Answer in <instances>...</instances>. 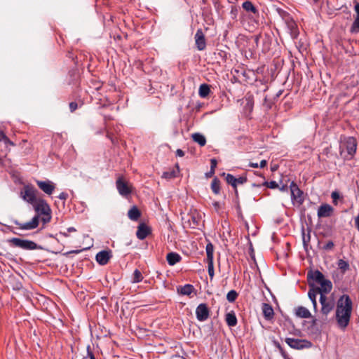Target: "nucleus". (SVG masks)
Returning a JSON list of instances; mask_svg holds the SVG:
<instances>
[{
  "label": "nucleus",
  "mask_w": 359,
  "mask_h": 359,
  "mask_svg": "<svg viewBox=\"0 0 359 359\" xmlns=\"http://www.w3.org/2000/svg\"><path fill=\"white\" fill-rule=\"evenodd\" d=\"M353 311V302L349 295H341L336 303L335 318L339 327L345 329L349 324Z\"/></svg>",
  "instance_id": "obj_1"
},
{
  "label": "nucleus",
  "mask_w": 359,
  "mask_h": 359,
  "mask_svg": "<svg viewBox=\"0 0 359 359\" xmlns=\"http://www.w3.org/2000/svg\"><path fill=\"white\" fill-rule=\"evenodd\" d=\"M36 212L35 215L29 222L22 223L17 219H13L14 224L18 226L20 230H33L39 226L40 222V216L50 212L51 209L48 203L42 198H39L35 203L32 205Z\"/></svg>",
  "instance_id": "obj_2"
},
{
  "label": "nucleus",
  "mask_w": 359,
  "mask_h": 359,
  "mask_svg": "<svg viewBox=\"0 0 359 359\" xmlns=\"http://www.w3.org/2000/svg\"><path fill=\"white\" fill-rule=\"evenodd\" d=\"M8 242L13 247L19 248L25 250H43L42 246L35 242L19 238H12Z\"/></svg>",
  "instance_id": "obj_3"
},
{
  "label": "nucleus",
  "mask_w": 359,
  "mask_h": 359,
  "mask_svg": "<svg viewBox=\"0 0 359 359\" xmlns=\"http://www.w3.org/2000/svg\"><path fill=\"white\" fill-rule=\"evenodd\" d=\"M37 193L38 191L34 187V186L32 184H27L25 185L20 191V196L24 201L32 205L39 199L36 196Z\"/></svg>",
  "instance_id": "obj_4"
},
{
  "label": "nucleus",
  "mask_w": 359,
  "mask_h": 359,
  "mask_svg": "<svg viewBox=\"0 0 359 359\" xmlns=\"http://www.w3.org/2000/svg\"><path fill=\"white\" fill-rule=\"evenodd\" d=\"M320 303L321 304L320 313L324 316V320H327V315L334 309L335 303L333 299H330L325 294H321L320 296Z\"/></svg>",
  "instance_id": "obj_5"
},
{
  "label": "nucleus",
  "mask_w": 359,
  "mask_h": 359,
  "mask_svg": "<svg viewBox=\"0 0 359 359\" xmlns=\"http://www.w3.org/2000/svg\"><path fill=\"white\" fill-rule=\"evenodd\" d=\"M206 252V262L208 263V271L210 280H212L215 276L214 263H213V253L214 245L211 242H208L205 247Z\"/></svg>",
  "instance_id": "obj_6"
},
{
  "label": "nucleus",
  "mask_w": 359,
  "mask_h": 359,
  "mask_svg": "<svg viewBox=\"0 0 359 359\" xmlns=\"http://www.w3.org/2000/svg\"><path fill=\"white\" fill-rule=\"evenodd\" d=\"M285 341L290 347L297 350L309 348L312 346V343L307 339L286 338Z\"/></svg>",
  "instance_id": "obj_7"
},
{
  "label": "nucleus",
  "mask_w": 359,
  "mask_h": 359,
  "mask_svg": "<svg viewBox=\"0 0 359 359\" xmlns=\"http://www.w3.org/2000/svg\"><path fill=\"white\" fill-rule=\"evenodd\" d=\"M290 189L293 203L294 204L296 203L299 205L303 204L304 201V192L294 182L290 183Z\"/></svg>",
  "instance_id": "obj_8"
},
{
  "label": "nucleus",
  "mask_w": 359,
  "mask_h": 359,
  "mask_svg": "<svg viewBox=\"0 0 359 359\" xmlns=\"http://www.w3.org/2000/svg\"><path fill=\"white\" fill-rule=\"evenodd\" d=\"M196 318L199 321H205L210 317V309L205 303L200 304L196 309Z\"/></svg>",
  "instance_id": "obj_9"
},
{
  "label": "nucleus",
  "mask_w": 359,
  "mask_h": 359,
  "mask_svg": "<svg viewBox=\"0 0 359 359\" xmlns=\"http://www.w3.org/2000/svg\"><path fill=\"white\" fill-rule=\"evenodd\" d=\"M116 185L119 194L123 196H128L132 192L131 187L122 177L118 178Z\"/></svg>",
  "instance_id": "obj_10"
},
{
  "label": "nucleus",
  "mask_w": 359,
  "mask_h": 359,
  "mask_svg": "<svg viewBox=\"0 0 359 359\" xmlns=\"http://www.w3.org/2000/svg\"><path fill=\"white\" fill-rule=\"evenodd\" d=\"M243 8L249 13V18L253 19L256 22L257 21L255 19L256 17H259V12L256 6L250 1H245L242 4Z\"/></svg>",
  "instance_id": "obj_11"
},
{
  "label": "nucleus",
  "mask_w": 359,
  "mask_h": 359,
  "mask_svg": "<svg viewBox=\"0 0 359 359\" xmlns=\"http://www.w3.org/2000/svg\"><path fill=\"white\" fill-rule=\"evenodd\" d=\"M195 43L198 50H204L206 48V39L201 29H198L195 34Z\"/></svg>",
  "instance_id": "obj_12"
},
{
  "label": "nucleus",
  "mask_w": 359,
  "mask_h": 359,
  "mask_svg": "<svg viewBox=\"0 0 359 359\" xmlns=\"http://www.w3.org/2000/svg\"><path fill=\"white\" fill-rule=\"evenodd\" d=\"M112 257L110 250H102L99 252L95 257L97 262L102 266L106 265Z\"/></svg>",
  "instance_id": "obj_13"
},
{
  "label": "nucleus",
  "mask_w": 359,
  "mask_h": 359,
  "mask_svg": "<svg viewBox=\"0 0 359 359\" xmlns=\"http://www.w3.org/2000/svg\"><path fill=\"white\" fill-rule=\"evenodd\" d=\"M36 184L40 188V189L48 195L52 194L55 188V184L50 180H36Z\"/></svg>",
  "instance_id": "obj_14"
},
{
  "label": "nucleus",
  "mask_w": 359,
  "mask_h": 359,
  "mask_svg": "<svg viewBox=\"0 0 359 359\" xmlns=\"http://www.w3.org/2000/svg\"><path fill=\"white\" fill-rule=\"evenodd\" d=\"M151 233V229L146 224L141 223L137 226L136 236L140 240H144Z\"/></svg>",
  "instance_id": "obj_15"
},
{
  "label": "nucleus",
  "mask_w": 359,
  "mask_h": 359,
  "mask_svg": "<svg viewBox=\"0 0 359 359\" xmlns=\"http://www.w3.org/2000/svg\"><path fill=\"white\" fill-rule=\"evenodd\" d=\"M334 212V208L327 203H323L319 206L318 210V217L319 218L328 217L332 215Z\"/></svg>",
  "instance_id": "obj_16"
},
{
  "label": "nucleus",
  "mask_w": 359,
  "mask_h": 359,
  "mask_svg": "<svg viewBox=\"0 0 359 359\" xmlns=\"http://www.w3.org/2000/svg\"><path fill=\"white\" fill-rule=\"evenodd\" d=\"M320 287H317L316 290L317 292H320V294H328L332 289V283L330 280L325 279V278L323 279L322 282L318 283Z\"/></svg>",
  "instance_id": "obj_17"
},
{
  "label": "nucleus",
  "mask_w": 359,
  "mask_h": 359,
  "mask_svg": "<svg viewBox=\"0 0 359 359\" xmlns=\"http://www.w3.org/2000/svg\"><path fill=\"white\" fill-rule=\"evenodd\" d=\"M324 278H325V276L323 274V273H321L318 270H316L314 271H310L307 273V279H308L309 283H311V281L312 280L313 282H315L318 284L320 282H322V280Z\"/></svg>",
  "instance_id": "obj_18"
},
{
  "label": "nucleus",
  "mask_w": 359,
  "mask_h": 359,
  "mask_svg": "<svg viewBox=\"0 0 359 359\" xmlns=\"http://www.w3.org/2000/svg\"><path fill=\"white\" fill-rule=\"evenodd\" d=\"M318 294H320V292H317L316 287L313 283H309V290L308 292V296L311 301L313 309L315 311H317V302H316V296Z\"/></svg>",
  "instance_id": "obj_19"
},
{
  "label": "nucleus",
  "mask_w": 359,
  "mask_h": 359,
  "mask_svg": "<svg viewBox=\"0 0 359 359\" xmlns=\"http://www.w3.org/2000/svg\"><path fill=\"white\" fill-rule=\"evenodd\" d=\"M262 309L263 316L266 320H270L273 318L274 311L273 307L269 304L263 303Z\"/></svg>",
  "instance_id": "obj_20"
},
{
  "label": "nucleus",
  "mask_w": 359,
  "mask_h": 359,
  "mask_svg": "<svg viewBox=\"0 0 359 359\" xmlns=\"http://www.w3.org/2000/svg\"><path fill=\"white\" fill-rule=\"evenodd\" d=\"M355 11L356 13V16L355 20L351 27L350 32L351 33H358L359 32V3H357L354 7Z\"/></svg>",
  "instance_id": "obj_21"
},
{
  "label": "nucleus",
  "mask_w": 359,
  "mask_h": 359,
  "mask_svg": "<svg viewBox=\"0 0 359 359\" xmlns=\"http://www.w3.org/2000/svg\"><path fill=\"white\" fill-rule=\"evenodd\" d=\"M346 148L349 155H353L356 151V140L353 137H348L346 142Z\"/></svg>",
  "instance_id": "obj_22"
},
{
  "label": "nucleus",
  "mask_w": 359,
  "mask_h": 359,
  "mask_svg": "<svg viewBox=\"0 0 359 359\" xmlns=\"http://www.w3.org/2000/svg\"><path fill=\"white\" fill-rule=\"evenodd\" d=\"M182 259V257L177 252H169L166 255V260L169 265L173 266L177 263L180 262Z\"/></svg>",
  "instance_id": "obj_23"
},
{
  "label": "nucleus",
  "mask_w": 359,
  "mask_h": 359,
  "mask_svg": "<svg viewBox=\"0 0 359 359\" xmlns=\"http://www.w3.org/2000/svg\"><path fill=\"white\" fill-rule=\"evenodd\" d=\"M225 320L229 327H235L237 325L238 320L233 311H231L226 314Z\"/></svg>",
  "instance_id": "obj_24"
},
{
  "label": "nucleus",
  "mask_w": 359,
  "mask_h": 359,
  "mask_svg": "<svg viewBox=\"0 0 359 359\" xmlns=\"http://www.w3.org/2000/svg\"><path fill=\"white\" fill-rule=\"evenodd\" d=\"M194 290V287L191 284L179 286L177 288V293L182 295H190Z\"/></svg>",
  "instance_id": "obj_25"
},
{
  "label": "nucleus",
  "mask_w": 359,
  "mask_h": 359,
  "mask_svg": "<svg viewBox=\"0 0 359 359\" xmlns=\"http://www.w3.org/2000/svg\"><path fill=\"white\" fill-rule=\"evenodd\" d=\"M140 216L141 212L135 205H133L128 212V217L132 221H137Z\"/></svg>",
  "instance_id": "obj_26"
},
{
  "label": "nucleus",
  "mask_w": 359,
  "mask_h": 359,
  "mask_svg": "<svg viewBox=\"0 0 359 359\" xmlns=\"http://www.w3.org/2000/svg\"><path fill=\"white\" fill-rule=\"evenodd\" d=\"M295 314L297 317L302 318H309L312 317L310 311L304 306H299L296 309Z\"/></svg>",
  "instance_id": "obj_27"
},
{
  "label": "nucleus",
  "mask_w": 359,
  "mask_h": 359,
  "mask_svg": "<svg viewBox=\"0 0 359 359\" xmlns=\"http://www.w3.org/2000/svg\"><path fill=\"white\" fill-rule=\"evenodd\" d=\"M201 222V215L198 212L195 211L192 212L190 215V218L189 219V222L190 223V226L192 228H196Z\"/></svg>",
  "instance_id": "obj_28"
},
{
  "label": "nucleus",
  "mask_w": 359,
  "mask_h": 359,
  "mask_svg": "<svg viewBox=\"0 0 359 359\" xmlns=\"http://www.w3.org/2000/svg\"><path fill=\"white\" fill-rule=\"evenodd\" d=\"M176 170L172 169L170 171H165L163 172L162 177L166 180H171L175 178L180 172V166L178 163L175 165Z\"/></svg>",
  "instance_id": "obj_29"
},
{
  "label": "nucleus",
  "mask_w": 359,
  "mask_h": 359,
  "mask_svg": "<svg viewBox=\"0 0 359 359\" xmlns=\"http://www.w3.org/2000/svg\"><path fill=\"white\" fill-rule=\"evenodd\" d=\"M287 28L290 30V34L293 38H297L299 32L297 29V26L293 18L290 19V21L285 22Z\"/></svg>",
  "instance_id": "obj_30"
},
{
  "label": "nucleus",
  "mask_w": 359,
  "mask_h": 359,
  "mask_svg": "<svg viewBox=\"0 0 359 359\" xmlns=\"http://www.w3.org/2000/svg\"><path fill=\"white\" fill-rule=\"evenodd\" d=\"M191 137L193 141L198 143L201 147H203L206 144L205 137L200 133H193L191 135Z\"/></svg>",
  "instance_id": "obj_31"
},
{
  "label": "nucleus",
  "mask_w": 359,
  "mask_h": 359,
  "mask_svg": "<svg viewBox=\"0 0 359 359\" xmlns=\"http://www.w3.org/2000/svg\"><path fill=\"white\" fill-rule=\"evenodd\" d=\"M210 86L207 83H203L200 86L198 90V95L202 98L207 97L210 93Z\"/></svg>",
  "instance_id": "obj_32"
},
{
  "label": "nucleus",
  "mask_w": 359,
  "mask_h": 359,
  "mask_svg": "<svg viewBox=\"0 0 359 359\" xmlns=\"http://www.w3.org/2000/svg\"><path fill=\"white\" fill-rule=\"evenodd\" d=\"M214 55L215 56V59H217L218 62H225L227 59V53L225 50H220V49H216L215 52L214 53Z\"/></svg>",
  "instance_id": "obj_33"
},
{
  "label": "nucleus",
  "mask_w": 359,
  "mask_h": 359,
  "mask_svg": "<svg viewBox=\"0 0 359 359\" xmlns=\"http://www.w3.org/2000/svg\"><path fill=\"white\" fill-rule=\"evenodd\" d=\"M337 266L342 274L350 270V265L347 261L340 259L337 262Z\"/></svg>",
  "instance_id": "obj_34"
},
{
  "label": "nucleus",
  "mask_w": 359,
  "mask_h": 359,
  "mask_svg": "<svg viewBox=\"0 0 359 359\" xmlns=\"http://www.w3.org/2000/svg\"><path fill=\"white\" fill-rule=\"evenodd\" d=\"M220 180L215 177L211 183V189L215 194H219L220 193Z\"/></svg>",
  "instance_id": "obj_35"
},
{
  "label": "nucleus",
  "mask_w": 359,
  "mask_h": 359,
  "mask_svg": "<svg viewBox=\"0 0 359 359\" xmlns=\"http://www.w3.org/2000/svg\"><path fill=\"white\" fill-rule=\"evenodd\" d=\"M311 241V229H308V233H306L304 229L302 230V241L305 250H307V247Z\"/></svg>",
  "instance_id": "obj_36"
},
{
  "label": "nucleus",
  "mask_w": 359,
  "mask_h": 359,
  "mask_svg": "<svg viewBox=\"0 0 359 359\" xmlns=\"http://www.w3.org/2000/svg\"><path fill=\"white\" fill-rule=\"evenodd\" d=\"M143 280V276L139 269H135L133 273L131 282L133 283H140Z\"/></svg>",
  "instance_id": "obj_37"
},
{
  "label": "nucleus",
  "mask_w": 359,
  "mask_h": 359,
  "mask_svg": "<svg viewBox=\"0 0 359 359\" xmlns=\"http://www.w3.org/2000/svg\"><path fill=\"white\" fill-rule=\"evenodd\" d=\"M276 11H277V13H278V15L285 21V22H287V21H290V19L292 18V17L291 16V15L288 12L284 11L282 8H278L276 9Z\"/></svg>",
  "instance_id": "obj_38"
},
{
  "label": "nucleus",
  "mask_w": 359,
  "mask_h": 359,
  "mask_svg": "<svg viewBox=\"0 0 359 359\" xmlns=\"http://www.w3.org/2000/svg\"><path fill=\"white\" fill-rule=\"evenodd\" d=\"M238 297V293L236 290H231L227 293L226 299L228 300L229 302L233 303L236 300Z\"/></svg>",
  "instance_id": "obj_39"
},
{
  "label": "nucleus",
  "mask_w": 359,
  "mask_h": 359,
  "mask_svg": "<svg viewBox=\"0 0 359 359\" xmlns=\"http://www.w3.org/2000/svg\"><path fill=\"white\" fill-rule=\"evenodd\" d=\"M42 217L40 216V220L43 222V224H46L50 222L51 220V211L48 212L47 214L41 215Z\"/></svg>",
  "instance_id": "obj_40"
},
{
  "label": "nucleus",
  "mask_w": 359,
  "mask_h": 359,
  "mask_svg": "<svg viewBox=\"0 0 359 359\" xmlns=\"http://www.w3.org/2000/svg\"><path fill=\"white\" fill-rule=\"evenodd\" d=\"M331 197L332 198V203H334V205H337L338 204V200L339 199H342V196H341L340 194L337 191H334L331 194Z\"/></svg>",
  "instance_id": "obj_41"
},
{
  "label": "nucleus",
  "mask_w": 359,
  "mask_h": 359,
  "mask_svg": "<svg viewBox=\"0 0 359 359\" xmlns=\"http://www.w3.org/2000/svg\"><path fill=\"white\" fill-rule=\"evenodd\" d=\"M222 175L225 176V180L229 184H233L234 182H236V177L229 173H223Z\"/></svg>",
  "instance_id": "obj_42"
},
{
  "label": "nucleus",
  "mask_w": 359,
  "mask_h": 359,
  "mask_svg": "<svg viewBox=\"0 0 359 359\" xmlns=\"http://www.w3.org/2000/svg\"><path fill=\"white\" fill-rule=\"evenodd\" d=\"M86 351H87V355L86 356H83V359H87V358H89V359H96L95 356L94 355V353L91 350L90 345H88L87 346Z\"/></svg>",
  "instance_id": "obj_43"
},
{
  "label": "nucleus",
  "mask_w": 359,
  "mask_h": 359,
  "mask_svg": "<svg viewBox=\"0 0 359 359\" xmlns=\"http://www.w3.org/2000/svg\"><path fill=\"white\" fill-rule=\"evenodd\" d=\"M262 185L265 186L270 189H276V188L279 187L278 183L276 181H271V182L266 181Z\"/></svg>",
  "instance_id": "obj_44"
},
{
  "label": "nucleus",
  "mask_w": 359,
  "mask_h": 359,
  "mask_svg": "<svg viewBox=\"0 0 359 359\" xmlns=\"http://www.w3.org/2000/svg\"><path fill=\"white\" fill-rule=\"evenodd\" d=\"M334 247V243L332 241H328L322 248V249L325 251H330Z\"/></svg>",
  "instance_id": "obj_45"
},
{
  "label": "nucleus",
  "mask_w": 359,
  "mask_h": 359,
  "mask_svg": "<svg viewBox=\"0 0 359 359\" xmlns=\"http://www.w3.org/2000/svg\"><path fill=\"white\" fill-rule=\"evenodd\" d=\"M238 9L236 6H231V12H230V14H231V16L232 18V19H236L237 18V15H238Z\"/></svg>",
  "instance_id": "obj_46"
},
{
  "label": "nucleus",
  "mask_w": 359,
  "mask_h": 359,
  "mask_svg": "<svg viewBox=\"0 0 359 359\" xmlns=\"http://www.w3.org/2000/svg\"><path fill=\"white\" fill-rule=\"evenodd\" d=\"M247 181H248V178L245 175L241 176L238 178L236 177V182L238 183V184H243L245 183Z\"/></svg>",
  "instance_id": "obj_47"
},
{
  "label": "nucleus",
  "mask_w": 359,
  "mask_h": 359,
  "mask_svg": "<svg viewBox=\"0 0 359 359\" xmlns=\"http://www.w3.org/2000/svg\"><path fill=\"white\" fill-rule=\"evenodd\" d=\"M78 108V104L76 102H72L69 103V109L71 112L75 111Z\"/></svg>",
  "instance_id": "obj_48"
},
{
  "label": "nucleus",
  "mask_w": 359,
  "mask_h": 359,
  "mask_svg": "<svg viewBox=\"0 0 359 359\" xmlns=\"http://www.w3.org/2000/svg\"><path fill=\"white\" fill-rule=\"evenodd\" d=\"M217 165V161L215 158H212L210 160V168H211V170H215Z\"/></svg>",
  "instance_id": "obj_49"
},
{
  "label": "nucleus",
  "mask_w": 359,
  "mask_h": 359,
  "mask_svg": "<svg viewBox=\"0 0 359 359\" xmlns=\"http://www.w3.org/2000/svg\"><path fill=\"white\" fill-rule=\"evenodd\" d=\"M0 141H8V137L6 135V134L0 130Z\"/></svg>",
  "instance_id": "obj_50"
},
{
  "label": "nucleus",
  "mask_w": 359,
  "mask_h": 359,
  "mask_svg": "<svg viewBox=\"0 0 359 359\" xmlns=\"http://www.w3.org/2000/svg\"><path fill=\"white\" fill-rule=\"evenodd\" d=\"M58 198L61 200L65 201L68 198V194L66 192H62L58 196Z\"/></svg>",
  "instance_id": "obj_51"
},
{
  "label": "nucleus",
  "mask_w": 359,
  "mask_h": 359,
  "mask_svg": "<svg viewBox=\"0 0 359 359\" xmlns=\"http://www.w3.org/2000/svg\"><path fill=\"white\" fill-rule=\"evenodd\" d=\"M355 227L359 231V214L354 218Z\"/></svg>",
  "instance_id": "obj_52"
},
{
  "label": "nucleus",
  "mask_w": 359,
  "mask_h": 359,
  "mask_svg": "<svg viewBox=\"0 0 359 359\" xmlns=\"http://www.w3.org/2000/svg\"><path fill=\"white\" fill-rule=\"evenodd\" d=\"M212 205L215 208V209L216 210V211H219V210L221 208L220 203L218 201H215L212 203Z\"/></svg>",
  "instance_id": "obj_53"
},
{
  "label": "nucleus",
  "mask_w": 359,
  "mask_h": 359,
  "mask_svg": "<svg viewBox=\"0 0 359 359\" xmlns=\"http://www.w3.org/2000/svg\"><path fill=\"white\" fill-rule=\"evenodd\" d=\"M176 156L179 157H183L184 156V152L182 149H178L176 151Z\"/></svg>",
  "instance_id": "obj_54"
},
{
  "label": "nucleus",
  "mask_w": 359,
  "mask_h": 359,
  "mask_svg": "<svg viewBox=\"0 0 359 359\" xmlns=\"http://www.w3.org/2000/svg\"><path fill=\"white\" fill-rule=\"evenodd\" d=\"M215 172V170L210 169L209 172L205 173V177L207 178L211 177L214 175Z\"/></svg>",
  "instance_id": "obj_55"
},
{
  "label": "nucleus",
  "mask_w": 359,
  "mask_h": 359,
  "mask_svg": "<svg viewBox=\"0 0 359 359\" xmlns=\"http://www.w3.org/2000/svg\"><path fill=\"white\" fill-rule=\"evenodd\" d=\"M266 165H267V161L266 160H262L260 162V164H259V167L261 168H263L266 167Z\"/></svg>",
  "instance_id": "obj_56"
},
{
  "label": "nucleus",
  "mask_w": 359,
  "mask_h": 359,
  "mask_svg": "<svg viewBox=\"0 0 359 359\" xmlns=\"http://www.w3.org/2000/svg\"><path fill=\"white\" fill-rule=\"evenodd\" d=\"M278 188L281 191H285L287 190V186L286 184H283V186Z\"/></svg>",
  "instance_id": "obj_57"
},
{
  "label": "nucleus",
  "mask_w": 359,
  "mask_h": 359,
  "mask_svg": "<svg viewBox=\"0 0 359 359\" xmlns=\"http://www.w3.org/2000/svg\"><path fill=\"white\" fill-rule=\"evenodd\" d=\"M249 166L252 167V168H257L259 167V165L257 163H250Z\"/></svg>",
  "instance_id": "obj_58"
},
{
  "label": "nucleus",
  "mask_w": 359,
  "mask_h": 359,
  "mask_svg": "<svg viewBox=\"0 0 359 359\" xmlns=\"http://www.w3.org/2000/svg\"><path fill=\"white\" fill-rule=\"evenodd\" d=\"M279 351H280V352L281 355H282L285 358H286V357H287V354H286L285 351H284V349L281 347V349H279Z\"/></svg>",
  "instance_id": "obj_59"
},
{
  "label": "nucleus",
  "mask_w": 359,
  "mask_h": 359,
  "mask_svg": "<svg viewBox=\"0 0 359 359\" xmlns=\"http://www.w3.org/2000/svg\"><path fill=\"white\" fill-rule=\"evenodd\" d=\"M273 344H274V345L276 346V347H277V348H278V350H279V349H281V347H282V346H280V343H279L278 341H273Z\"/></svg>",
  "instance_id": "obj_60"
},
{
  "label": "nucleus",
  "mask_w": 359,
  "mask_h": 359,
  "mask_svg": "<svg viewBox=\"0 0 359 359\" xmlns=\"http://www.w3.org/2000/svg\"><path fill=\"white\" fill-rule=\"evenodd\" d=\"M311 318H313L312 321H311V325H313V326L316 325L318 320L316 318H313V316Z\"/></svg>",
  "instance_id": "obj_61"
},
{
  "label": "nucleus",
  "mask_w": 359,
  "mask_h": 359,
  "mask_svg": "<svg viewBox=\"0 0 359 359\" xmlns=\"http://www.w3.org/2000/svg\"><path fill=\"white\" fill-rule=\"evenodd\" d=\"M69 74L70 76H75L76 75V72L75 70H72L69 72Z\"/></svg>",
  "instance_id": "obj_62"
},
{
  "label": "nucleus",
  "mask_w": 359,
  "mask_h": 359,
  "mask_svg": "<svg viewBox=\"0 0 359 359\" xmlns=\"http://www.w3.org/2000/svg\"><path fill=\"white\" fill-rule=\"evenodd\" d=\"M260 36H261V35L259 34V35L255 36V42L256 43L257 45H258Z\"/></svg>",
  "instance_id": "obj_63"
},
{
  "label": "nucleus",
  "mask_w": 359,
  "mask_h": 359,
  "mask_svg": "<svg viewBox=\"0 0 359 359\" xmlns=\"http://www.w3.org/2000/svg\"><path fill=\"white\" fill-rule=\"evenodd\" d=\"M76 231V229L74 227H69L67 229V232L70 233V232H74Z\"/></svg>",
  "instance_id": "obj_64"
}]
</instances>
